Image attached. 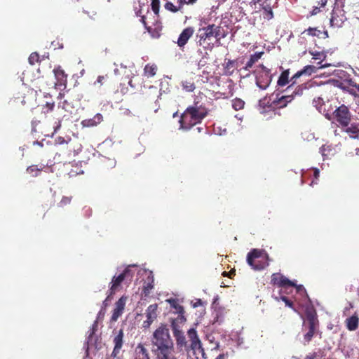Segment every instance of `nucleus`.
<instances>
[{
  "label": "nucleus",
  "instance_id": "9d476101",
  "mask_svg": "<svg viewBox=\"0 0 359 359\" xmlns=\"http://www.w3.org/2000/svg\"><path fill=\"white\" fill-rule=\"evenodd\" d=\"M188 337L190 340V348L194 353L198 351L203 353L204 350L202 346V343L198 336L197 332L194 328H191L187 332Z\"/></svg>",
  "mask_w": 359,
  "mask_h": 359
},
{
  "label": "nucleus",
  "instance_id": "7ed1b4c3",
  "mask_svg": "<svg viewBox=\"0 0 359 359\" xmlns=\"http://www.w3.org/2000/svg\"><path fill=\"white\" fill-rule=\"evenodd\" d=\"M327 118L333 123L345 128L346 133V130L351 127V124L357 121V117H354L349 108L344 104L338 107L332 115L327 116Z\"/></svg>",
  "mask_w": 359,
  "mask_h": 359
},
{
  "label": "nucleus",
  "instance_id": "9b49d317",
  "mask_svg": "<svg viewBox=\"0 0 359 359\" xmlns=\"http://www.w3.org/2000/svg\"><path fill=\"white\" fill-rule=\"evenodd\" d=\"M306 317L309 323V331L304 335V339L309 342L311 340L316 333L317 327L318 325V320L316 314L312 313H307Z\"/></svg>",
  "mask_w": 359,
  "mask_h": 359
},
{
  "label": "nucleus",
  "instance_id": "774afa93",
  "mask_svg": "<svg viewBox=\"0 0 359 359\" xmlns=\"http://www.w3.org/2000/svg\"><path fill=\"white\" fill-rule=\"evenodd\" d=\"M107 301H108V300H106V299H105V300L103 302V305H104V306H107Z\"/></svg>",
  "mask_w": 359,
  "mask_h": 359
},
{
  "label": "nucleus",
  "instance_id": "6e6552de",
  "mask_svg": "<svg viewBox=\"0 0 359 359\" xmlns=\"http://www.w3.org/2000/svg\"><path fill=\"white\" fill-rule=\"evenodd\" d=\"M113 334L114 348L108 359H123V356L121 355V351L124 344L123 330L122 329H120L118 331L114 330Z\"/></svg>",
  "mask_w": 359,
  "mask_h": 359
},
{
  "label": "nucleus",
  "instance_id": "412c9836",
  "mask_svg": "<svg viewBox=\"0 0 359 359\" xmlns=\"http://www.w3.org/2000/svg\"><path fill=\"white\" fill-rule=\"evenodd\" d=\"M103 121V116L101 114H96L93 118L85 119L81 121L83 127H95Z\"/></svg>",
  "mask_w": 359,
  "mask_h": 359
},
{
  "label": "nucleus",
  "instance_id": "6ab92c4d",
  "mask_svg": "<svg viewBox=\"0 0 359 359\" xmlns=\"http://www.w3.org/2000/svg\"><path fill=\"white\" fill-rule=\"evenodd\" d=\"M309 53L310 55L313 56V59L316 60H320L319 62H318L319 66V69H323L329 67L330 65L327 63L323 64V60L326 58L327 55L326 53L324 51H317L313 50H309Z\"/></svg>",
  "mask_w": 359,
  "mask_h": 359
},
{
  "label": "nucleus",
  "instance_id": "f8f14e48",
  "mask_svg": "<svg viewBox=\"0 0 359 359\" xmlns=\"http://www.w3.org/2000/svg\"><path fill=\"white\" fill-rule=\"evenodd\" d=\"M318 68L313 65H306L302 70L298 71L290 79L292 84L289 86L287 90H292L296 81L302 75L311 76L312 74L316 73Z\"/></svg>",
  "mask_w": 359,
  "mask_h": 359
},
{
  "label": "nucleus",
  "instance_id": "bb28decb",
  "mask_svg": "<svg viewBox=\"0 0 359 359\" xmlns=\"http://www.w3.org/2000/svg\"><path fill=\"white\" fill-rule=\"evenodd\" d=\"M158 67L154 63L147 64L144 68L143 75L147 78H151L156 74Z\"/></svg>",
  "mask_w": 359,
  "mask_h": 359
},
{
  "label": "nucleus",
  "instance_id": "a19ab883",
  "mask_svg": "<svg viewBox=\"0 0 359 359\" xmlns=\"http://www.w3.org/2000/svg\"><path fill=\"white\" fill-rule=\"evenodd\" d=\"M280 277H283V276L280 273H273V275L271 276V284L279 287L281 283V280H282Z\"/></svg>",
  "mask_w": 359,
  "mask_h": 359
},
{
  "label": "nucleus",
  "instance_id": "2f4dec72",
  "mask_svg": "<svg viewBox=\"0 0 359 359\" xmlns=\"http://www.w3.org/2000/svg\"><path fill=\"white\" fill-rule=\"evenodd\" d=\"M307 86L306 83H302L295 87L292 93L290 95H293V98L297 96H301L303 95V93L305 90H306Z\"/></svg>",
  "mask_w": 359,
  "mask_h": 359
},
{
  "label": "nucleus",
  "instance_id": "4468645a",
  "mask_svg": "<svg viewBox=\"0 0 359 359\" xmlns=\"http://www.w3.org/2000/svg\"><path fill=\"white\" fill-rule=\"evenodd\" d=\"M157 309L158 305L156 304H151L148 306L146 310L147 320L143 322V327L144 328H149L152 323L156 319Z\"/></svg>",
  "mask_w": 359,
  "mask_h": 359
},
{
  "label": "nucleus",
  "instance_id": "c03bdc74",
  "mask_svg": "<svg viewBox=\"0 0 359 359\" xmlns=\"http://www.w3.org/2000/svg\"><path fill=\"white\" fill-rule=\"evenodd\" d=\"M292 287H294L296 290V292L297 293H299L301 296H306L307 297L306 290L302 285H297L295 284V286H292Z\"/></svg>",
  "mask_w": 359,
  "mask_h": 359
},
{
  "label": "nucleus",
  "instance_id": "de8ad7c7",
  "mask_svg": "<svg viewBox=\"0 0 359 359\" xmlns=\"http://www.w3.org/2000/svg\"><path fill=\"white\" fill-rule=\"evenodd\" d=\"M107 79V76H99L97 79V81L95 83H100V85H102L104 83V81Z\"/></svg>",
  "mask_w": 359,
  "mask_h": 359
},
{
  "label": "nucleus",
  "instance_id": "680f3d73",
  "mask_svg": "<svg viewBox=\"0 0 359 359\" xmlns=\"http://www.w3.org/2000/svg\"><path fill=\"white\" fill-rule=\"evenodd\" d=\"M197 0H187V4H194Z\"/></svg>",
  "mask_w": 359,
  "mask_h": 359
},
{
  "label": "nucleus",
  "instance_id": "393cba45",
  "mask_svg": "<svg viewBox=\"0 0 359 359\" xmlns=\"http://www.w3.org/2000/svg\"><path fill=\"white\" fill-rule=\"evenodd\" d=\"M346 326L349 331H355L359 325V318L356 313L346 319Z\"/></svg>",
  "mask_w": 359,
  "mask_h": 359
},
{
  "label": "nucleus",
  "instance_id": "37998d69",
  "mask_svg": "<svg viewBox=\"0 0 359 359\" xmlns=\"http://www.w3.org/2000/svg\"><path fill=\"white\" fill-rule=\"evenodd\" d=\"M151 9L156 15L159 14L160 9V1L159 0H151Z\"/></svg>",
  "mask_w": 359,
  "mask_h": 359
},
{
  "label": "nucleus",
  "instance_id": "ddd939ff",
  "mask_svg": "<svg viewBox=\"0 0 359 359\" xmlns=\"http://www.w3.org/2000/svg\"><path fill=\"white\" fill-rule=\"evenodd\" d=\"M174 337L176 340V344L179 347H185L187 344L185 335L182 331L180 325L171 323L170 325Z\"/></svg>",
  "mask_w": 359,
  "mask_h": 359
},
{
  "label": "nucleus",
  "instance_id": "4be33fe9",
  "mask_svg": "<svg viewBox=\"0 0 359 359\" xmlns=\"http://www.w3.org/2000/svg\"><path fill=\"white\" fill-rule=\"evenodd\" d=\"M346 18L342 14H339L336 11L332 13L330 18V25L333 27L339 28L341 27Z\"/></svg>",
  "mask_w": 359,
  "mask_h": 359
},
{
  "label": "nucleus",
  "instance_id": "72a5a7b5",
  "mask_svg": "<svg viewBox=\"0 0 359 359\" xmlns=\"http://www.w3.org/2000/svg\"><path fill=\"white\" fill-rule=\"evenodd\" d=\"M168 301L170 303V306L176 310L177 313H184V307L178 304L177 299H170Z\"/></svg>",
  "mask_w": 359,
  "mask_h": 359
},
{
  "label": "nucleus",
  "instance_id": "6e6d98bb",
  "mask_svg": "<svg viewBox=\"0 0 359 359\" xmlns=\"http://www.w3.org/2000/svg\"><path fill=\"white\" fill-rule=\"evenodd\" d=\"M327 3V0H320L318 2V6L320 7V8H323L326 6Z\"/></svg>",
  "mask_w": 359,
  "mask_h": 359
},
{
  "label": "nucleus",
  "instance_id": "b1692460",
  "mask_svg": "<svg viewBox=\"0 0 359 359\" xmlns=\"http://www.w3.org/2000/svg\"><path fill=\"white\" fill-rule=\"evenodd\" d=\"M134 359H150L148 350L144 347V344H137L135 349Z\"/></svg>",
  "mask_w": 359,
  "mask_h": 359
},
{
  "label": "nucleus",
  "instance_id": "bf43d9fd",
  "mask_svg": "<svg viewBox=\"0 0 359 359\" xmlns=\"http://www.w3.org/2000/svg\"><path fill=\"white\" fill-rule=\"evenodd\" d=\"M177 4L183 7L184 5L187 4V0H177Z\"/></svg>",
  "mask_w": 359,
  "mask_h": 359
},
{
  "label": "nucleus",
  "instance_id": "3c124183",
  "mask_svg": "<svg viewBox=\"0 0 359 359\" xmlns=\"http://www.w3.org/2000/svg\"><path fill=\"white\" fill-rule=\"evenodd\" d=\"M62 119H62L58 120L57 122L55 123V125L53 126L55 133H56L61 128V122Z\"/></svg>",
  "mask_w": 359,
  "mask_h": 359
},
{
  "label": "nucleus",
  "instance_id": "1a4fd4ad",
  "mask_svg": "<svg viewBox=\"0 0 359 359\" xmlns=\"http://www.w3.org/2000/svg\"><path fill=\"white\" fill-rule=\"evenodd\" d=\"M293 100V95H282L278 97V95H276V97L273 98V95H272L269 101L267 102L269 104V107H272L274 109H280L287 106L289 102H291Z\"/></svg>",
  "mask_w": 359,
  "mask_h": 359
},
{
  "label": "nucleus",
  "instance_id": "e2e57ef3",
  "mask_svg": "<svg viewBox=\"0 0 359 359\" xmlns=\"http://www.w3.org/2000/svg\"><path fill=\"white\" fill-rule=\"evenodd\" d=\"M145 17L144 16H142V18H141V21L144 24V25L146 27V21H145Z\"/></svg>",
  "mask_w": 359,
  "mask_h": 359
},
{
  "label": "nucleus",
  "instance_id": "a211bd4d",
  "mask_svg": "<svg viewBox=\"0 0 359 359\" xmlns=\"http://www.w3.org/2000/svg\"><path fill=\"white\" fill-rule=\"evenodd\" d=\"M243 58L238 57L236 60H228L224 64V70L226 74L231 75L235 69H238L243 64Z\"/></svg>",
  "mask_w": 359,
  "mask_h": 359
},
{
  "label": "nucleus",
  "instance_id": "4c0bfd02",
  "mask_svg": "<svg viewBox=\"0 0 359 359\" xmlns=\"http://www.w3.org/2000/svg\"><path fill=\"white\" fill-rule=\"evenodd\" d=\"M282 279L281 283L279 287H283L285 289H287L290 287L295 286V283L290 280H289L287 278L283 276V277H280Z\"/></svg>",
  "mask_w": 359,
  "mask_h": 359
},
{
  "label": "nucleus",
  "instance_id": "58836bf2",
  "mask_svg": "<svg viewBox=\"0 0 359 359\" xmlns=\"http://www.w3.org/2000/svg\"><path fill=\"white\" fill-rule=\"evenodd\" d=\"M28 60L31 65H34L36 63L41 62L40 56L36 52L32 53L28 58Z\"/></svg>",
  "mask_w": 359,
  "mask_h": 359
},
{
  "label": "nucleus",
  "instance_id": "5701e85b",
  "mask_svg": "<svg viewBox=\"0 0 359 359\" xmlns=\"http://www.w3.org/2000/svg\"><path fill=\"white\" fill-rule=\"evenodd\" d=\"M48 167V164L39 163L28 166L26 171L32 177H37L40 175L41 172Z\"/></svg>",
  "mask_w": 359,
  "mask_h": 359
},
{
  "label": "nucleus",
  "instance_id": "cd10ccee",
  "mask_svg": "<svg viewBox=\"0 0 359 359\" xmlns=\"http://www.w3.org/2000/svg\"><path fill=\"white\" fill-rule=\"evenodd\" d=\"M267 0H265L262 4H260V6L264 12V18L267 20H271L273 18V13L272 7L270 4L267 3Z\"/></svg>",
  "mask_w": 359,
  "mask_h": 359
},
{
  "label": "nucleus",
  "instance_id": "c85d7f7f",
  "mask_svg": "<svg viewBox=\"0 0 359 359\" xmlns=\"http://www.w3.org/2000/svg\"><path fill=\"white\" fill-rule=\"evenodd\" d=\"M289 75L290 72L289 69L283 71L281 74L280 75L277 84L279 86H285L289 83Z\"/></svg>",
  "mask_w": 359,
  "mask_h": 359
},
{
  "label": "nucleus",
  "instance_id": "c756f323",
  "mask_svg": "<svg viewBox=\"0 0 359 359\" xmlns=\"http://www.w3.org/2000/svg\"><path fill=\"white\" fill-rule=\"evenodd\" d=\"M348 86L347 87V91L354 95L359 97V84H357L352 80L348 81Z\"/></svg>",
  "mask_w": 359,
  "mask_h": 359
},
{
  "label": "nucleus",
  "instance_id": "423d86ee",
  "mask_svg": "<svg viewBox=\"0 0 359 359\" xmlns=\"http://www.w3.org/2000/svg\"><path fill=\"white\" fill-rule=\"evenodd\" d=\"M221 27L215 24L208 25L199 29V34L197 35L199 39V45L201 46L207 39H210L212 37H215L217 41H220L222 38L225 37V34H221Z\"/></svg>",
  "mask_w": 359,
  "mask_h": 359
},
{
  "label": "nucleus",
  "instance_id": "39448f33",
  "mask_svg": "<svg viewBox=\"0 0 359 359\" xmlns=\"http://www.w3.org/2000/svg\"><path fill=\"white\" fill-rule=\"evenodd\" d=\"M135 271L131 269V266H128L118 276H114L111 282V286L109 290V294L106 298V300H110L111 297L116 293V291L121 288L122 283L126 281V283H130L134 276Z\"/></svg>",
  "mask_w": 359,
  "mask_h": 359
},
{
  "label": "nucleus",
  "instance_id": "20e7f679",
  "mask_svg": "<svg viewBox=\"0 0 359 359\" xmlns=\"http://www.w3.org/2000/svg\"><path fill=\"white\" fill-rule=\"evenodd\" d=\"M269 257L263 250L252 249L248 253L247 262L255 270H262L269 265Z\"/></svg>",
  "mask_w": 359,
  "mask_h": 359
},
{
  "label": "nucleus",
  "instance_id": "4d7b16f0",
  "mask_svg": "<svg viewBox=\"0 0 359 359\" xmlns=\"http://www.w3.org/2000/svg\"><path fill=\"white\" fill-rule=\"evenodd\" d=\"M317 357V353L316 352L310 353L309 355H307L305 358V359H316Z\"/></svg>",
  "mask_w": 359,
  "mask_h": 359
},
{
  "label": "nucleus",
  "instance_id": "a878e982",
  "mask_svg": "<svg viewBox=\"0 0 359 359\" xmlns=\"http://www.w3.org/2000/svg\"><path fill=\"white\" fill-rule=\"evenodd\" d=\"M154 280L153 276L149 274L143 284L142 292L144 296H148L150 294L151 290L154 287Z\"/></svg>",
  "mask_w": 359,
  "mask_h": 359
},
{
  "label": "nucleus",
  "instance_id": "603ef678",
  "mask_svg": "<svg viewBox=\"0 0 359 359\" xmlns=\"http://www.w3.org/2000/svg\"><path fill=\"white\" fill-rule=\"evenodd\" d=\"M55 141H56V143H57L59 144H62L64 143L67 144L69 142L68 141L65 140V139L62 137H58Z\"/></svg>",
  "mask_w": 359,
  "mask_h": 359
},
{
  "label": "nucleus",
  "instance_id": "49530a36",
  "mask_svg": "<svg viewBox=\"0 0 359 359\" xmlns=\"http://www.w3.org/2000/svg\"><path fill=\"white\" fill-rule=\"evenodd\" d=\"M280 299L285 303V305L292 308L295 311V309L294 308V304L292 300H290L288 297L285 296H281Z\"/></svg>",
  "mask_w": 359,
  "mask_h": 359
},
{
  "label": "nucleus",
  "instance_id": "8fccbe9b",
  "mask_svg": "<svg viewBox=\"0 0 359 359\" xmlns=\"http://www.w3.org/2000/svg\"><path fill=\"white\" fill-rule=\"evenodd\" d=\"M320 12V8L318 6H313L311 11V15H315Z\"/></svg>",
  "mask_w": 359,
  "mask_h": 359
},
{
  "label": "nucleus",
  "instance_id": "dca6fc26",
  "mask_svg": "<svg viewBox=\"0 0 359 359\" xmlns=\"http://www.w3.org/2000/svg\"><path fill=\"white\" fill-rule=\"evenodd\" d=\"M194 29L192 27H188L183 29L177 39V45L180 48H183L189 39L193 36Z\"/></svg>",
  "mask_w": 359,
  "mask_h": 359
},
{
  "label": "nucleus",
  "instance_id": "052dcab7",
  "mask_svg": "<svg viewBox=\"0 0 359 359\" xmlns=\"http://www.w3.org/2000/svg\"><path fill=\"white\" fill-rule=\"evenodd\" d=\"M20 97H15L13 99H11L10 102L11 104L13 105V104H16L18 102V100H20Z\"/></svg>",
  "mask_w": 359,
  "mask_h": 359
},
{
  "label": "nucleus",
  "instance_id": "473e14b6",
  "mask_svg": "<svg viewBox=\"0 0 359 359\" xmlns=\"http://www.w3.org/2000/svg\"><path fill=\"white\" fill-rule=\"evenodd\" d=\"M231 102H232V107L236 111H238V110L243 109L244 108L245 102L243 100H241V98L236 97V98L232 100Z\"/></svg>",
  "mask_w": 359,
  "mask_h": 359
},
{
  "label": "nucleus",
  "instance_id": "79ce46f5",
  "mask_svg": "<svg viewBox=\"0 0 359 359\" xmlns=\"http://www.w3.org/2000/svg\"><path fill=\"white\" fill-rule=\"evenodd\" d=\"M187 319L184 316V313H178V316L172 320L171 323H175V325L184 324L186 322Z\"/></svg>",
  "mask_w": 359,
  "mask_h": 359
},
{
  "label": "nucleus",
  "instance_id": "5fc2aeb1",
  "mask_svg": "<svg viewBox=\"0 0 359 359\" xmlns=\"http://www.w3.org/2000/svg\"><path fill=\"white\" fill-rule=\"evenodd\" d=\"M322 102L323 100L320 97H318L317 99L314 98L313 100V103L316 107H318V105H321Z\"/></svg>",
  "mask_w": 359,
  "mask_h": 359
},
{
  "label": "nucleus",
  "instance_id": "69168bd1",
  "mask_svg": "<svg viewBox=\"0 0 359 359\" xmlns=\"http://www.w3.org/2000/svg\"><path fill=\"white\" fill-rule=\"evenodd\" d=\"M80 0H70L69 4H75L77 1H79Z\"/></svg>",
  "mask_w": 359,
  "mask_h": 359
},
{
  "label": "nucleus",
  "instance_id": "ea45409f",
  "mask_svg": "<svg viewBox=\"0 0 359 359\" xmlns=\"http://www.w3.org/2000/svg\"><path fill=\"white\" fill-rule=\"evenodd\" d=\"M321 32L318 30L316 27H309L307 29H305L302 34H306L308 35H311L313 36H319Z\"/></svg>",
  "mask_w": 359,
  "mask_h": 359
},
{
  "label": "nucleus",
  "instance_id": "c9c22d12",
  "mask_svg": "<svg viewBox=\"0 0 359 359\" xmlns=\"http://www.w3.org/2000/svg\"><path fill=\"white\" fill-rule=\"evenodd\" d=\"M164 7L166 10L172 13H177L182 8V6H180L179 4L177 6H175L170 1L165 2Z\"/></svg>",
  "mask_w": 359,
  "mask_h": 359
},
{
  "label": "nucleus",
  "instance_id": "864d4df0",
  "mask_svg": "<svg viewBox=\"0 0 359 359\" xmlns=\"http://www.w3.org/2000/svg\"><path fill=\"white\" fill-rule=\"evenodd\" d=\"M156 359H177V358L175 357V354H173V355H170L157 357V358H156Z\"/></svg>",
  "mask_w": 359,
  "mask_h": 359
},
{
  "label": "nucleus",
  "instance_id": "e433bc0d",
  "mask_svg": "<svg viewBox=\"0 0 359 359\" xmlns=\"http://www.w3.org/2000/svg\"><path fill=\"white\" fill-rule=\"evenodd\" d=\"M72 196H62L60 201L57 203V207L60 208H65L67 205H70L72 202Z\"/></svg>",
  "mask_w": 359,
  "mask_h": 359
},
{
  "label": "nucleus",
  "instance_id": "7c9ffc66",
  "mask_svg": "<svg viewBox=\"0 0 359 359\" xmlns=\"http://www.w3.org/2000/svg\"><path fill=\"white\" fill-rule=\"evenodd\" d=\"M320 153L324 157H329L334 154V149L332 145L324 144L320 148Z\"/></svg>",
  "mask_w": 359,
  "mask_h": 359
},
{
  "label": "nucleus",
  "instance_id": "f257e3e1",
  "mask_svg": "<svg viewBox=\"0 0 359 359\" xmlns=\"http://www.w3.org/2000/svg\"><path fill=\"white\" fill-rule=\"evenodd\" d=\"M151 351L156 358L173 355L175 344L167 325L161 324L151 337Z\"/></svg>",
  "mask_w": 359,
  "mask_h": 359
},
{
  "label": "nucleus",
  "instance_id": "09e8293b",
  "mask_svg": "<svg viewBox=\"0 0 359 359\" xmlns=\"http://www.w3.org/2000/svg\"><path fill=\"white\" fill-rule=\"evenodd\" d=\"M235 274H236V271H235V269H232V270H231V271H230L229 272H228V273H227L226 271H224V272L222 273V276H229V278H231V277H232V276H235Z\"/></svg>",
  "mask_w": 359,
  "mask_h": 359
},
{
  "label": "nucleus",
  "instance_id": "338daca9",
  "mask_svg": "<svg viewBox=\"0 0 359 359\" xmlns=\"http://www.w3.org/2000/svg\"><path fill=\"white\" fill-rule=\"evenodd\" d=\"M20 102H21L22 104H25V103H26V102H25V100H24V98H23V99H22V100H20Z\"/></svg>",
  "mask_w": 359,
  "mask_h": 359
},
{
  "label": "nucleus",
  "instance_id": "f03ea898",
  "mask_svg": "<svg viewBox=\"0 0 359 359\" xmlns=\"http://www.w3.org/2000/svg\"><path fill=\"white\" fill-rule=\"evenodd\" d=\"M208 109L199 102H195L189 106L182 113L180 123L182 128L189 130L196 124L201 123L208 115Z\"/></svg>",
  "mask_w": 359,
  "mask_h": 359
},
{
  "label": "nucleus",
  "instance_id": "f704fd0d",
  "mask_svg": "<svg viewBox=\"0 0 359 359\" xmlns=\"http://www.w3.org/2000/svg\"><path fill=\"white\" fill-rule=\"evenodd\" d=\"M182 86L183 89L187 92H193L196 88L194 82L191 80H186L182 81Z\"/></svg>",
  "mask_w": 359,
  "mask_h": 359
},
{
  "label": "nucleus",
  "instance_id": "13d9d810",
  "mask_svg": "<svg viewBox=\"0 0 359 359\" xmlns=\"http://www.w3.org/2000/svg\"><path fill=\"white\" fill-rule=\"evenodd\" d=\"M215 359H228V354L227 353L219 354Z\"/></svg>",
  "mask_w": 359,
  "mask_h": 359
},
{
  "label": "nucleus",
  "instance_id": "f3484780",
  "mask_svg": "<svg viewBox=\"0 0 359 359\" xmlns=\"http://www.w3.org/2000/svg\"><path fill=\"white\" fill-rule=\"evenodd\" d=\"M126 297H121L115 304V308L113 310L112 316L111 318V321H116L118 318L122 315L125 306Z\"/></svg>",
  "mask_w": 359,
  "mask_h": 359
},
{
  "label": "nucleus",
  "instance_id": "2eb2a0df",
  "mask_svg": "<svg viewBox=\"0 0 359 359\" xmlns=\"http://www.w3.org/2000/svg\"><path fill=\"white\" fill-rule=\"evenodd\" d=\"M53 73L55 75V77L57 80V82H51L50 83H48L46 82V84L48 86H50L51 87L57 86H62L65 85L67 82V75L65 73V71L61 68V67H57L53 69Z\"/></svg>",
  "mask_w": 359,
  "mask_h": 359
},
{
  "label": "nucleus",
  "instance_id": "a18cd8bd",
  "mask_svg": "<svg viewBox=\"0 0 359 359\" xmlns=\"http://www.w3.org/2000/svg\"><path fill=\"white\" fill-rule=\"evenodd\" d=\"M54 107V102H46V104L43 105L42 110L43 112L48 113L53 111Z\"/></svg>",
  "mask_w": 359,
  "mask_h": 359
},
{
  "label": "nucleus",
  "instance_id": "aec40b11",
  "mask_svg": "<svg viewBox=\"0 0 359 359\" xmlns=\"http://www.w3.org/2000/svg\"><path fill=\"white\" fill-rule=\"evenodd\" d=\"M264 52H256L255 53L250 55L248 61L246 62L245 65L239 69L240 72H248L250 68L257 62L262 56Z\"/></svg>",
  "mask_w": 359,
  "mask_h": 359
},
{
  "label": "nucleus",
  "instance_id": "0eeeda50",
  "mask_svg": "<svg viewBox=\"0 0 359 359\" xmlns=\"http://www.w3.org/2000/svg\"><path fill=\"white\" fill-rule=\"evenodd\" d=\"M254 73L256 77L257 86L262 90L266 89L272 80L270 69L261 65L257 67Z\"/></svg>",
  "mask_w": 359,
  "mask_h": 359
},
{
  "label": "nucleus",
  "instance_id": "0e129e2a",
  "mask_svg": "<svg viewBox=\"0 0 359 359\" xmlns=\"http://www.w3.org/2000/svg\"><path fill=\"white\" fill-rule=\"evenodd\" d=\"M314 176H315L316 178H317L319 176V171L318 170H315Z\"/></svg>",
  "mask_w": 359,
  "mask_h": 359
}]
</instances>
